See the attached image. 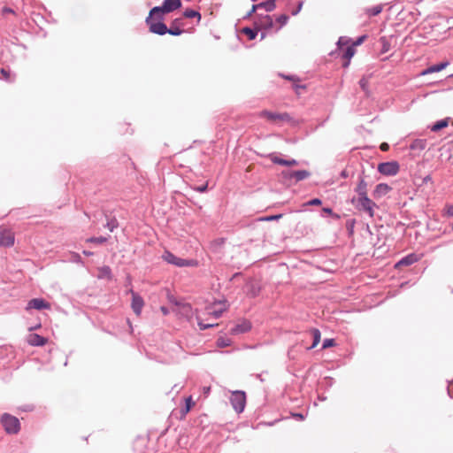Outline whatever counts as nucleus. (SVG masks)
<instances>
[{
    "mask_svg": "<svg viewBox=\"0 0 453 453\" xmlns=\"http://www.w3.org/2000/svg\"><path fill=\"white\" fill-rule=\"evenodd\" d=\"M155 16H149L147 19H146V23L149 25V27H150V31L153 34H157V35H163L166 33L170 34V35H180L181 33H182V30L181 29H174L173 30V27H171L170 28H167V27L165 26V23L163 22H154L152 20V19L154 18ZM157 19L158 18V15L156 16Z\"/></svg>",
    "mask_w": 453,
    "mask_h": 453,
    "instance_id": "1",
    "label": "nucleus"
},
{
    "mask_svg": "<svg viewBox=\"0 0 453 453\" xmlns=\"http://www.w3.org/2000/svg\"><path fill=\"white\" fill-rule=\"evenodd\" d=\"M0 423L8 434H17L21 428L19 418L9 413H4L0 418Z\"/></svg>",
    "mask_w": 453,
    "mask_h": 453,
    "instance_id": "2",
    "label": "nucleus"
},
{
    "mask_svg": "<svg viewBox=\"0 0 453 453\" xmlns=\"http://www.w3.org/2000/svg\"><path fill=\"white\" fill-rule=\"evenodd\" d=\"M258 117L276 125H281L292 120V118L288 112H274L267 110L261 111L258 113Z\"/></svg>",
    "mask_w": 453,
    "mask_h": 453,
    "instance_id": "3",
    "label": "nucleus"
},
{
    "mask_svg": "<svg viewBox=\"0 0 453 453\" xmlns=\"http://www.w3.org/2000/svg\"><path fill=\"white\" fill-rule=\"evenodd\" d=\"M180 6V0H165L162 6H156L150 10V16L158 15L160 19L164 14L169 13Z\"/></svg>",
    "mask_w": 453,
    "mask_h": 453,
    "instance_id": "4",
    "label": "nucleus"
},
{
    "mask_svg": "<svg viewBox=\"0 0 453 453\" xmlns=\"http://www.w3.org/2000/svg\"><path fill=\"white\" fill-rule=\"evenodd\" d=\"M351 202L355 204L357 210L366 212L371 218L374 216V208L376 207V203L371 200L368 196L352 198Z\"/></svg>",
    "mask_w": 453,
    "mask_h": 453,
    "instance_id": "5",
    "label": "nucleus"
},
{
    "mask_svg": "<svg viewBox=\"0 0 453 453\" xmlns=\"http://www.w3.org/2000/svg\"><path fill=\"white\" fill-rule=\"evenodd\" d=\"M348 40L342 37L338 41L339 48L342 50V58L345 60L342 64L344 68L349 65L350 59L356 53L354 45H348Z\"/></svg>",
    "mask_w": 453,
    "mask_h": 453,
    "instance_id": "6",
    "label": "nucleus"
},
{
    "mask_svg": "<svg viewBox=\"0 0 453 453\" xmlns=\"http://www.w3.org/2000/svg\"><path fill=\"white\" fill-rule=\"evenodd\" d=\"M230 401L234 409L240 413L244 410L246 404V395L243 391H234Z\"/></svg>",
    "mask_w": 453,
    "mask_h": 453,
    "instance_id": "7",
    "label": "nucleus"
},
{
    "mask_svg": "<svg viewBox=\"0 0 453 453\" xmlns=\"http://www.w3.org/2000/svg\"><path fill=\"white\" fill-rule=\"evenodd\" d=\"M163 258L169 264L182 267V266H192L196 265V263L193 260H185L180 257H177L175 255L169 251H165L163 255Z\"/></svg>",
    "mask_w": 453,
    "mask_h": 453,
    "instance_id": "8",
    "label": "nucleus"
},
{
    "mask_svg": "<svg viewBox=\"0 0 453 453\" xmlns=\"http://www.w3.org/2000/svg\"><path fill=\"white\" fill-rule=\"evenodd\" d=\"M400 166L396 161L380 163L378 165V171L383 175L394 176L399 172Z\"/></svg>",
    "mask_w": 453,
    "mask_h": 453,
    "instance_id": "9",
    "label": "nucleus"
},
{
    "mask_svg": "<svg viewBox=\"0 0 453 453\" xmlns=\"http://www.w3.org/2000/svg\"><path fill=\"white\" fill-rule=\"evenodd\" d=\"M227 303L226 300L215 302L213 304L206 307L207 313L215 318H219L221 314L227 310Z\"/></svg>",
    "mask_w": 453,
    "mask_h": 453,
    "instance_id": "10",
    "label": "nucleus"
},
{
    "mask_svg": "<svg viewBox=\"0 0 453 453\" xmlns=\"http://www.w3.org/2000/svg\"><path fill=\"white\" fill-rule=\"evenodd\" d=\"M15 242L14 233L8 228H2L0 226V246L12 247Z\"/></svg>",
    "mask_w": 453,
    "mask_h": 453,
    "instance_id": "11",
    "label": "nucleus"
},
{
    "mask_svg": "<svg viewBox=\"0 0 453 453\" xmlns=\"http://www.w3.org/2000/svg\"><path fill=\"white\" fill-rule=\"evenodd\" d=\"M282 176L286 180L295 179L296 181L303 180L310 176V173L306 170L300 171H283L281 173Z\"/></svg>",
    "mask_w": 453,
    "mask_h": 453,
    "instance_id": "12",
    "label": "nucleus"
},
{
    "mask_svg": "<svg viewBox=\"0 0 453 453\" xmlns=\"http://www.w3.org/2000/svg\"><path fill=\"white\" fill-rule=\"evenodd\" d=\"M129 292L132 295L131 308L136 316H140L144 306V301L141 296L134 292L132 289H130Z\"/></svg>",
    "mask_w": 453,
    "mask_h": 453,
    "instance_id": "13",
    "label": "nucleus"
},
{
    "mask_svg": "<svg viewBox=\"0 0 453 453\" xmlns=\"http://www.w3.org/2000/svg\"><path fill=\"white\" fill-rule=\"evenodd\" d=\"M173 311L188 319H190L193 316V309L188 303L181 302L179 306L173 308Z\"/></svg>",
    "mask_w": 453,
    "mask_h": 453,
    "instance_id": "14",
    "label": "nucleus"
},
{
    "mask_svg": "<svg viewBox=\"0 0 453 453\" xmlns=\"http://www.w3.org/2000/svg\"><path fill=\"white\" fill-rule=\"evenodd\" d=\"M32 309H35V310L47 309V310H49V309H50V303L46 302L42 298H34V299H31L27 303V305L26 307L27 311H29Z\"/></svg>",
    "mask_w": 453,
    "mask_h": 453,
    "instance_id": "15",
    "label": "nucleus"
},
{
    "mask_svg": "<svg viewBox=\"0 0 453 453\" xmlns=\"http://www.w3.org/2000/svg\"><path fill=\"white\" fill-rule=\"evenodd\" d=\"M27 342L31 346H43L48 342V340L37 334H30Z\"/></svg>",
    "mask_w": 453,
    "mask_h": 453,
    "instance_id": "16",
    "label": "nucleus"
},
{
    "mask_svg": "<svg viewBox=\"0 0 453 453\" xmlns=\"http://www.w3.org/2000/svg\"><path fill=\"white\" fill-rule=\"evenodd\" d=\"M392 188L386 183L378 184L372 193L375 198H380L391 191Z\"/></svg>",
    "mask_w": 453,
    "mask_h": 453,
    "instance_id": "17",
    "label": "nucleus"
},
{
    "mask_svg": "<svg viewBox=\"0 0 453 453\" xmlns=\"http://www.w3.org/2000/svg\"><path fill=\"white\" fill-rule=\"evenodd\" d=\"M271 160L274 164L286 166H296L298 165V162L296 159L285 160L274 155L271 156Z\"/></svg>",
    "mask_w": 453,
    "mask_h": 453,
    "instance_id": "18",
    "label": "nucleus"
},
{
    "mask_svg": "<svg viewBox=\"0 0 453 453\" xmlns=\"http://www.w3.org/2000/svg\"><path fill=\"white\" fill-rule=\"evenodd\" d=\"M418 260V257L415 254L408 255L407 257L402 258L396 265L395 267L401 266H408Z\"/></svg>",
    "mask_w": 453,
    "mask_h": 453,
    "instance_id": "19",
    "label": "nucleus"
},
{
    "mask_svg": "<svg viewBox=\"0 0 453 453\" xmlns=\"http://www.w3.org/2000/svg\"><path fill=\"white\" fill-rule=\"evenodd\" d=\"M448 65H449V62H443V63H441L438 65H432V66L426 68V70L422 71L421 75H426L429 73L440 72V71L443 70L446 66H448Z\"/></svg>",
    "mask_w": 453,
    "mask_h": 453,
    "instance_id": "20",
    "label": "nucleus"
},
{
    "mask_svg": "<svg viewBox=\"0 0 453 453\" xmlns=\"http://www.w3.org/2000/svg\"><path fill=\"white\" fill-rule=\"evenodd\" d=\"M185 407L180 410V419H183L186 415L189 412L191 408L195 406V402L192 399V396H188L185 399Z\"/></svg>",
    "mask_w": 453,
    "mask_h": 453,
    "instance_id": "21",
    "label": "nucleus"
},
{
    "mask_svg": "<svg viewBox=\"0 0 453 453\" xmlns=\"http://www.w3.org/2000/svg\"><path fill=\"white\" fill-rule=\"evenodd\" d=\"M355 190L357 193L358 196H367V183L363 178L359 180V182Z\"/></svg>",
    "mask_w": 453,
    "mask_h": 453,
    "instance_id": "22",
    "label": "nucleus"
},
{
    "mask_svg": "<svg viewBox=\"0 0 453 453\" xmlns=\"http://www.w3.org/2000/svg\"><path fill=\"white\" fill-rule=\"evenodd\" d=\"M97 277L99 279H106L111 280V270L109 266L104 265L98 268V274Z\"/></svg>",
    "mask_w": 453,
    "mask_h": 453,
    "instance_id": "23",
    "label": "nucleus"
},
{
    "mask_svg": "<svg viewBox=\"0 0 453 453\" xmlns=\"http://www.w3.org/2000/svg\"><path fill=\"white\" fill-rule=\"evenodd\" d=\"M259 26L265 29L273 27V22L272 17L269 15L262 17L259 21Z\"/></svg>",
    "mask_w": 453,
    "mask_h": 453,
    "instance_id": "24",
    "label": "nucleus"
},
{
    "mask_svg": "<svg viewBox=\"0 0 453 453\" xmlns=\"http://www.w3.org/2000/svg\"><path fill=\"white\" fill-rule=\"evenodd\" d=\"M250 329V323H243L242 325H237L234 328L231 329V333L234 334H239V333H245Z\"/></svg>",
    "mask_w": 453,
    "mask_h": 453,
    "instance_id": "25",
    "label": "nucleus"
},
{
    "mask_svg": "<svg viewBox=\"0 0 453 453\" xmlns=\"http://www.w3.org/2000/svg\"><path fill=\"white\" fill-rule=\"evenodd\" d=\"M275 1L276 0H266L265 2L258 4V6L259 8H264L266 12H272L275 8Z\"/></svg>",
    "mask_w": 453,
    "mask_h": 453,
    "instance_id": "26",
    "label": "nucleus"
},
{
    "mask_svg": "<svg viewBox=\"0 0 453 453\" xmlns=\"http://www.w3.org/2000/svg\"><path fill=\"white\" fill-rule=\"evenodd\" d=\"M311 333L313 336V343L310 348H308L309 349L315 348L320 342V332L319 329L313 328Z\"/></svg>",
    "mask_w": 453,
    "mask_h": 453,
    "instance_id": "27",
    "label": "nucleus"
},
{
    "mask_svg": "<svg viewBox=\"0 0 453 453\" xmlns=\"http://www.w3.org/2000/svg\"><path fill=\"white\" fill-rule=\"evenodd\" d=\"M259 292L260 288L255 283H250V289L248 290L247 295L250 296V297H256L259 294Z\"/></svg>",
    "mask_w": 453,
    "mask_h": 453,
    "instance_id": "28",
    "label": "nucleus"
},
{
    "mask_svg": "<svg viewBox=\"0 0 453 453\" xmlns=\"http://www.w3.org/2000/svg\"><path fill=\"white\" fill-rule=\"evenodd\" d=\"M183 15L185 18H188V19L197 18L198 20H200V19H201V14L198 12H196L195 10H191V9L186 10L184 12Z\"/></svg>",
    "mask_w": 453,
    "mask_h": 453,
    "instance_id": "29",
    "label": "nucleus"
},
{
    "mask_svg": "<svg viewBox=\"0 0 453 453\" xmlns=\"http://www.w3.org/2000/svg\"><path fill=\"white\" fill-rule=\"evenodd\" d=\"M242 33L246 35L250 40H254L257 35L256 30H253L250 27H243L242 29Z\"/></svg>",
    "mask_w": 453,
    "mask_h": 453,
    "instance_id": "30",
    "label": "nucleus"
},
{
    "mask_svg": "<svg viewBox=\"0 0 453 453\" xmlns=\"http://www.w3.org/2000/svg\"><path fill=\"white\" fill-rule=\"evenodd\" d=\"M449 125V122L447 119H442V120H440L438 122H436L433 127H432V131H439L441 130V128H444L446 127H448Z\"/></svg>",
    "mask_w": 453,
    "mask_h": 453,
    "instance_id": "31",
    "label": "nucleus"
},
{
    "mask_svg": "<svg viewBox=\"0 0 453 453\" xmlns=\"http://www.w3.org/2000/svg\"><path fill=\"white\" fill-rule=\"evenodd\" d=\"M107 241V238L106 237H104V236H100V237H91V238H88L87 239V242H92V243H96V244H103L105 242Z\"/></svg>",
    "mask_w": 453,
    "mask_h": 453,
    "instance_id": "32",
    "label": "nucleus"
},
{
    "mask_svg": "<svg viewBox=\"0 0 453 453\" xmlns=\"http://www.w3.org/2000/svg\"><path fill=\"white\" fill-rule=\"evenodd\" d=\"M381 11H382L381 6L377 5V6H374L372 8L368 9L367 10V14L369 16H376V15L380 14L381 12Z\"/></svg>",
    "mask_w": 453,
    "mask_h": 453,
    "instance_id": "33",
    "label": "nucleus"
},
{
    "mask_svg": "<svg viewBox=\"0 0 453 453\" xmlns=\"http://www.w3.org/2000/svg\"><path fill=\"white\" fill-rule=\"evenodd\" d=\"M230 343H231V341L229 339H226V338H222V337L219 338L217 341V345L219 348L227 347L230 345Z\"/></svg>",
    "mask_w": 453,
    "mask_h": 453,
    "instance_id": "34",
    "label": "nucleus"
},
{
    "mask_svg": "<svg viewBox=\"0 0 453 453\" xmlns=\"http://www.w3.org/2000/svg\"><path fill=\"white\" fill-rule=\"evenodd\" d=\"M197 323H198V326L201 330H205L207 328H210V327H212L214 326H217L218 324H204L203 322H202L200 320V319L197 317Z\"/></svg>",
    "mask_w": 453,
    "mask_h": 453,
    "instance_id": "35",
    "label": "nucleus"
},
{
    "mask_svg": "<svg viewBox=\"0 0 453 453\" xmlns=\"http://www.w3.org/2000/svg\"><path fill=\"white\" fill-rule=\"evenodd\" d=\"M167 298L169 300V303L173 304V308H176L177 306H179V304L181 303L180 301H178L173 295L171 294H168L167 295Z\"/></svg>",
    "mask_w": 453,
    "mask_h": 453,
    "instance_id": "36",
    "label": "nucleus"
},
{
    "mask_svg": "<svg viewBox=\"0 0 453 453\" xmlns=\"http://www.w3.org/2000/svg\"><path fill=\"white\" fill-rule=\"evenodd\" d=\"M334 345H335V342L334 339H326L323 342L322 348L327 349V348L333 347Z\"/></svg>",
    "mask_w": 453,
    "mask_h": 453,
    "instance_id": "37",
    "label": "nucleus"
},
{
    "mask_svg": "<svg viewBox=\"0 0 453 453\" xmlns=\"http://www.w3.org/2000/svg\"><path fill=\"white\" fill-rule=\"evenodd\" d=\"M288 20V16L286 14H281L277 18V21L280 24V27L285 25Z\"/></svg>",
    "mask_w": 453,
    "mask_h": 453,
    "instance_id": "38",
    "label": "nucleus"
},
{
    "mask_svg": "<svg viewBox=\"0 0 453 453\" xmlns=\"http://www.w3.org/2000/svg\"><path fill=\"white\" fill-rule=\"evenodd\" d=\"M368 79H366L365 77H363L360 81H359V85L361 87V88L364 90V91H366L367 90V88H368Z\"/></svg>",
    "mask_w": 453,
    "mask_h": 453,
    "instance_id": "39",
    "label": "nucleus"
},
{
    "mask_svg": "<svg viewBox=\"0 0 453 453\" xmlns=\"http://www.w3.org/2000/svg\"><path fill=\"white\" fill-rule=\"evenodd\" d=\"M320 204H321V200L319 198L311 199L306 203V205H320Z\"/></svg>",
    "mask_w": 453,
    "mask_h": 453,
    "instance_id": "40",
    "label": "nucleus"
},
{
    "mask_svg": "<svg viewBox=\"0 0 453 453\" xmlns=\"http://www.w3.org/2000/svg\"><path fill=\"white\" fill-rule=\"evenodd\" d=\"M207 188H208V184H207V183H205V184H203V185H202V186H199V187L195 188L194 189H195V190H196V191H198V192H204V191H206V190H207Z\"/></svg>",
    "mask_w": 453,
    "mask_h": 453,
    "instance_id": "41",
    "label": "nucleus"
},
{
    "mask_svg": "<svg viewBox=\"0 0 453 453\" xmlns=\"http://www.w3.org/2000/svg\"><path fill=\"white\" fill-rule=\"evenodd\" d=\"M1 74L3 75V77L5 79V80H9L10 78V72L5 70L4 68H2L1 69Z\"/></svg>",
    "mask_w": 453,
    "mask_h": 453,
    "instance_id": "42",
    "label": "nucleus"
},
{
    "mask_svg": "<svg viewBox=\"0 0 453 453\" xmlns=\"http://www.w3.org/2000/svg\"><path fill=\"white\" fill-rule=\"evenodd\" d=\"M380 149L382 151H388L389 150V145L387 142H382L380 146Z\"/></svg>",
    "mask_w": 453,
    "mask_h": 453,
    "instance_id": "43",
    "label": "nucleus"
},
{
    "mask_svg": "<svg viewBox=\"0 0 453 453\" xmlns=\"http://www.w3.org/2000/svg\"><path fill=\"white\" fill-rule=\"evenodd\" d=\"M365 38V36L359 37L352 45H354V47H355L357 45L361 44L364 42Z\"/></svg>",
    "mask_w": 453,
    "mask_h": 453,
    "instance_id": "44",
    "label": "nucleus"
},
{
    "mask_svg": "<svg viewBox=\"0 0 453 453\" xmlns=\"http://www.w3.org/2000/svg\"><path fill=\"white\" fill-rule=\"evenodd\" d=\"M257 9H259V6L258 4H254L252 5V8L250 10V12H249V16L251 15L253 12H255Z\"/></svg>",
    "mask_w": 453,
    "mask_h": 453,
    "instance_id": "45",
    "label": "nucleus"
},
{
    "mask_svg": "<svg viewBox=\"0 0 453 453\" xmlns=\"http://www.w3.org/2000/svg\"><path fill=\"white\" fill-rule=\"evenodd\" d=\"M447 214L449 216H453V205H449L447 207Z\"/></svg>",
    "mask_w": 453,
    "mask_h": 453,
    "instance_id": "46",
    "label": "nucleus"
},
{
    "mask_svg": "<svg viewBox=\"0 0 453 453\" xmlns=\"http://www.w3.org/2000/svg\"><path fill=\"white\" fill-rule=\"evenodd\" d=\"M160 311H162V313H163L165 316L169 314V310H168L166 307H165V306H162V307L160 308Z\"/></svg>",
    "mask_w": 453,
    "mask_h": 453,
    "instance_id": "47",
    "label": "nucleus"
},
{
    "mask_svg": "<svg viewBox=\"0 0 453 453\" xmlns=\"http://www.w3.org/2000/svg\"><path fill=\"white\" fill-rule=\"evenodd\" d=\"M3 13L4 14H6V13H13V11L10 8H4L3 9Z\"/></svg>",
    "mask_w": 453,
    "mask_h": 453,
    "instance_id": "48",
    "label": "nucleus"
},
{
    "mask_svg": "<svg viewBox=\"0 0 453 453\" xmlns=\"http://www.w3.org/2000/svg\"><path fill=\"white\" fill-rule=\"evenodd\" d=\"M179 23V19H175L173 23H172V26L171 27H173V30L174 29H180L178 27H177V24Z\"/></svg>",
    "mask_w": 453,
    "mask_h": 453,
    "instance_id": "49",
    "label": "nucleus"
},
{
    "mask_svg": "<svg viewBox=\"0 0 453 453\" xmlns=\"http://www.w3.org/2000/svg\"><path fill=\"white\" fill-rule=\"evenodd\" d=\"M429 181H432V177L430 175H426L424 179H423V182L424 183H426V182H429Z\"/></svg>",
    "mask_w": 453,
    "mask_h": 453,
    "instance_id": "50",
    "label": "nucleus"
},
{
    "mask_svg": "<svg viewBox=\"0 0 453 453\" xmlns=\"http://www.w3.org/2000/svg\"><path fill=\"white\" fill-rule=\"evenodd\" d=\"M323 211L327 213V214H329V215L333 214V211L330 208H323Z\"/></svg>",
    "mask_w": 453,
    "mask_h": 453,
    "instance_id": "51",
    "label": "nucleus"
},
{
    "mask_svg": "<svg viewBox=\"0 0 453 453\" xmlns=\"http://www.w3.org/2000/svg\"><path fill=\"white\" fill-rule=\"evenodd\" d=\"M210 390H211L210 387H204L203 388V391L204 395H206L210 393Z\"/></svg>",
    "mask_w": 453,
    "mask_h": 453,
    "instance_id": "52",
    "label": "nucleus"
},
{
    "mask_svg": "<svg viewBox=\"0 0 453 453\" xmlns=\"http://www.w3.org/2000/svg\"><path fill=\"white\" fill-rule=\"evenodd\" d=\"M342 177H344V178L348 177V173H347V171H345V170H344V171H342Z\"/></svg>",
    "mask_w": 453,
    "mask_h": 453,
    "instance_id": "53",
    "label": "nucleus"
},
{
    "mask_svg": "<svg viewBox=\"0 0 453 453\" xmlns=\"http://www.w3.org/2000/svg\"><path fill=\"white\" fill-rule=\"evenodd\" d=\"M83 253H84V255H86V256H91V255H93V253H92V252L86 251V250H84V251H83Z\"/></svg>",
    "mask_w": 453,
    "mask_h": 453,
    "instance_id": "54",
    "label": "nucleus"
},
{
    "mask_svg": "<svg viewBox=\"0 0 453 453\" xmlns=\"http://www.w3.org/2000/svg\"><path fill=\"white\" fill-rule=\"evenodd\" d=\"M279 218H280V215L273 216V217H272L271 219H279Z\"/></svg>",
    "mask_w": 453,
    "mask_h": 453,
    "instance_id": "55",
    "label": "nucleus"
},
{
    "mask_svg": "<svg viewBox=\"0 0 453 453\" xmlns=\"http://www.w3.org/2000/svg\"><path fill=\"white\" fill-rule=\"evenodd\" d=\"M74 256H75V260H78V258L80 259V255L75 254Z\"/></svg>",
    "mask_w": 453,
    "mask_h": 453,
    "instance_id": "56",
    "label": "nucleus"
},
{
    "mask_svg": "<svg viewBox=\"0 0 453 453\" xmlns=\"http://www.w3.org/2000/svg\"><path fill=\"white\" fill-rule=\"evenodd\" d=\"M74 256H75V260H78V258L80 259V255L75 254Z\"/></svg>",
    "mask_w": 453,
    "mask_h": 453,
    "instance_id": "57",
    "label": "nucleus"
},
{
    "mask_svg": "<svg viewBox=\"0 0 453 453\" xmlns=\"http://www.w3.org/2000/svg\"><path fill=\"white\" fill-rule=\"evenodd\" d=\"M452 229H453V224H452Z\"/></svg>",
    "mask_w": 453,
    "mask_h": 453,
    "instance_id": "58",
    "label": "nucleus"
}]
</instances>
